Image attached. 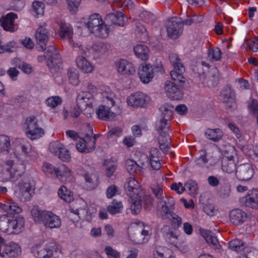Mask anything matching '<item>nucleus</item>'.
<instances>
[{"label": "nucleus", "instance_id": "nucleus-1", "mask_svg": "<svg viewBox=\"0 0 258 258\" xmlns=\"http://www.w3.org/2000/svg\"><path fill=\"white\" fill-rule=\"evenodd\" d=\"M48 34V29L44 23L43 25H40L37 29L35 38L39 45L38 49L44 51V56L50 71L51 73H56L62 69V61L60 54L55 46L50 45L46 47Z\"/></svg>", "mask_w": 258, "mask_h": 258}, {"label": "nucleus", "instance_id": "nucleus-2", "mask_svg": "<svg viewBox=\"0 0 258 258\" xmlns=\"http://www.w3.org/2000/svg\"><path fill=\"white\" fill-rule=\"evenodd\" d=\"M124 186L127 195L131 198L130 209L132 214H139L143 205L146 210L151 209L153 203V199L150 196L144 194L140 183L135 178H129Z\"/></svg>", "mask_w": 258, "mask_h": 258}, {"label": "nucleus", "instance_id": "nucleus-3", "mask_svg": "<svg viewBox=\"0 0 258 258\" xmlns=\"http://www.w3.org/2000/svg\"><path fill=\"white\" fill-rule=\"evenodd\" d=\"M2 209L7 213L0 216V230L8 234H15L16 228V204L15 202L3 204Z\"/></svg>", "mask_w": 258, "mask_h": 258}, {"label": "nucleus", "instance_id": "nucleus-4", "mask_svg": "<svg viewBox=\"0 0 258 258\" xmlns=\"http://www.w3.org/2000/svg\"><path fill=\"white\" fill-rule=\"evenodd\" d=\"M43 170L47 176L56 177L62 182H67L71 175V170L64 164L56 168L49 163H45Z\"/></svg>", "mask_w": 258, "mask_h": 258}, {"label": "nucleus", "instance_id": "nucleus-5", "mask_svg": "<svg viewBox=\"0 0 258 258\" xmlns=\"http://www.w3.org/2000/svg\"><path fill=\"white\" fill-rule=\"evenodd\" d=\"M169 59L173 67V70L170 72L172 79L179 82L185 81V78L182 75L185 72V68L178 55L174 53H170Z\"/></svg>", "mask_w": 258, "mask_h": 258}, {"label": "nucleus", "instance_id": "nucleus-6", "mask_svg": "<svg viewBox=\"0 0 258 258\" xmlns=\"http://www.w3.org/2000/svg\"><path fill=\"white\" fill-rule=\"evenodd\" d=\"M37 122V119L34 116H30L26 120V135L32 140L40 138L44 134L43 130L39 127Z\"/></svg>", "mask_w": 258, "mask_h": 258}, {"label": "nucleus", "instance_id": "nucleus-7", "mask_svg": "<svg viewBox=\"0 0 258 258\" xmlns=\"http://www.w3.org/2000/svg\"><path fill=\"white\" fill-rule=\"evenodd\" d=\"M173 82L167 81L165 84V90L167 96L171 100H179L183 97V94L180 89L182 84L185 82H179L172 80Z\"/></svg>", "mask_w": 258, "mask_h": 258}, {"label": "nucleus", "instance_id": "nucleus-8", "mask_svg": "<svg viewBox=\"0 0 258 258\" xmlns=\"http://www.w3.org/2000/svg\"><path fill=\"white\" fill-rule=\"evenodd\" d=\"M228 150L231 153L229 156L228 153L225 151L224 155L221 160V167L222 170L228 173H231L234 172L236 169V163L233 159L234 155H235V150L233 146H229Z\"/></svg>", "mask_w": 258, "mask_h": 258}, {"label": "nucleus", "instance_id": "nucleus-9", "mask_svg": "<svg viewBox=\"0 0 258 258\" xmlns=\"http://www.w3.org/2000/svg\"><path fill=\"white\" fill-rule=\"evenodd\" d=\"M167 34L172 39H176L183 31V23L178 18L170 19L166 25Z\"/></svg>", "mask_w": 258, "mask_h": 258}, {"label": "nucleus", "instance_id": "nucleus-10", "mask_svg": "<svg viewBox=\"0 0 258 258\" xmlns=\"http://www.w3.org/2000/svg\"><path fill=\"white\" fill-rule=\"evenodd\" d=\"M150 97L142 92H137L131 95L127 100V104L135 107H146L150 103Z\"/></svg>", "mask_w": 258, "mask_h": 258}, {"label": "nucleus", "instance_id": "nucleus-11", "mask_svg": "<svg viewBox=\"0 0 258 258\" xmlns=\"http://www.w3.org/2000/svg\"><path fill=\"white\" fill-rule=\"evenodd\" d=\"M34 188L30 182L27 180H22L19 182L17 192L18 198L23 202L30 200L34 194Z\"/></svg>", "mask_w": 258, "mask_h": 258}, {"label": "nucleus", "instance_id": "nucleus-12", "mask_svg": "<svg viewBox=\"0 0 258 258\" xmlns=\"http://www.w3.org/2000/svg\"><path fill=\"white\" fill-rule=\"evenodd\" d=\"M54 251H57V247L53 242L47 243L45 248L36 246L32 248L33 254L37 258H51Z\"/></svg>", "mask_w": 258, "mask_h": 258}, {"label": "nucleus", "instance_id": "nucleus-13", "mask_svg": "<svg viewBox=\"0 0 258 258\" xmlns=\"http://www.w3.org/2000/svg\"><path fill=\"white\" fill-rule=\"evenodd\" d=\"M120 112L119 107H112L105 105H100L96 111L99 119L107 120L110 117H114Z\"/></svg>", "mask_w": 258, "mask_h": 258}, {"label": "nucleus", "instance_id": "nucleus-14", "mask_svg": "<svg viewBox=\"0 0 258 258\" xmlns=\"http://www.w3.org/2000/svg\"><path fill=\"white\" fill-rule=\"evenodd\" d=\"M254 174V169L252 165L248 163L239 165L236 170L237 178L240 180H248Z\"/></svg>", "mask_w": 258, "mask_h": 258}, {"label": "nucleus", "instance_id": "nucleus-15", "mask_svg": "<svg viewBox=\"0 0 258 258\" xmlns=\"http://www.w3.org/2000/svg\"><path fill=\"white\" fill-rule=\"evenodd\" d=\"M94 98L90 92L82 91L77 97L76 102L80 109H85L87 107H92Z\"/></svg>", "mask_w": 258, "mask_h": 258}, {"label": "nucleus", "instance_id": "nucleus-16", "mask_svg": "<svg viewBox=\"0 0 258 258\" xmlns=\"http://www.w3.org/2000/svg\"><path fill=\"white\" fill-rule=\"evenodd\" d=\"M240 203L246 207L252 209H258V190L253 189L248 194L241 198Z\"/></svg>", "mask_w": 258, "mask_h": 258}, {"label": "nucleus", "instance_id": "nucleus-17", "mask_svg": "<svg viewBox=\"0 0 258 258\" xmlns=\"http://www.w3.org/2000/svg\"><path fill=\"white\" fill-rule=\"evenodd\" d=\"M138 75L143 83L145 84L148 83L154 77L153 66L150 64H142L139 68Z\"/></svg>", "mask_w": 258, "mask_h": 258}, {"label": "nucleus", "instance_id": "nucleus-18", "mask_svg": "<svg viewBox=\"0 0 258 258\" xmlns=\"http://www.w3.org/2000/svg\"><path fill=\"white\" fill-rule=\"evenodd\" d=\"M175 202L172 197H168L165 196L159 200V212L162 216H165L167 213L173 211L174 209Z\"/></svg>", "mask_w": 258, "mask_h": 258}, {"label": "nucleus", "instance_id": "nucleus-19", "mask_svg": "<svg viewBox=\"0 0 258 258\" xmlns=\"http://www.w3.org/2000/svg\"><path fill=\"white\" fill-rule=\"evenodd\" d=\"M5 254L10 257H15L16 254V244L12 242L9 245L5 244V239L0 236L1 258H4Z\"/></svg>", "mask_w": 258, "mask_h": 258}, {"label": "nucleus", "instance_id": "nucleus-20", "mask_svg": "<svg viewBox=\"0 0 258 258\" xmlns=\"http://www.w3.org/2000/svg\"><path fill=\"white\" fill-rule=\"evenodd\" d=\"M79 49L80 54H84L85 56L79 55L77 57L76 60L77 66L83 72L86 73H91L93 70V67L85 57L87 56V51L80 47Z\"/></svg>", "mask_w": 258, "mask_h": 258}, {"label": "nucleus", "instance_id": "nucleus-21", "mask_svg": "<svg viewBox=\"0 0 258 258\" xmlns=\"http://www.w3.org/2000/svg\"><path fill=\"white\" fill-rule=\"evenodd\" d=\"M247 218V214L239 209H234L229 212L230 222L235 225L243 224Z\"/></svg>", "mask_w": 258, "mask_h": 258}, {"label": "nucleus", "instance_id": "nucleus-22", "mask_svg": "<svg viewBox=\"0 0 258 258\" xmlns=\"http://www.w3.org/2000/svg\"><path fill=\"white\" fill-rule=\"evenodd\" d=\"M220 99L226 103V109L232 110L236 108V103L230 87L227 86L222 91L220 95Z\"/></svg>", "mask_w": 258, "mask_h": 258}, {"label": "nucleus", "instance_id": "nucleus-23", "mask_svg": "<svg viewBox=\"0 0 258 258\" xmlns=\"http://www.w3.org/2000/svg\"><path fill=\"white\" fill-rule=\"evenodd\" d=\"M16 18V14L9 13L0 18V23L4 30L11 32L14 31V22Z\"/></svg>", "mask_w": 258, "mask_h": 258}, {"label": "nucleus", "instance_id": "nucleus-24", "mask_svg": "<svg viewBox=\"0 0 258 258\" xmlns=\"http://www.w3.org/2000/svg\"><path fill=\"white\" fill-rule=\"evenodd\" d=\"M126 20V17L121 12L109 14L105 18V21L108 24H114L119 26H123L124 22Z\"/></svg>", "mask_w": 258, "mask_h": 258}, {"label": "nucleus", "instance_id": "nucleus-25", "mask_svg": "<svg viewBox=\"0 0 258 258\" xmlns=\"http://www.w3.org/2000/svg\"><path fill=\"white\" fill-rule=\"evenodd\" d=\"M118 72L123 75H132L135 73L133 63L125 59H121L116 62Z\"/></svg>", "mask_w": 258, "mask_h": 258}, {"label": "nucleus", "instance_id": "nucleus-26", "mask_svg": "<svg viewBox=\"0 0 258 258\" xmlns=\"http://www.w3.org/2000/svg\"><path fill=\"white\" fill-rule=\"evenodd\" d=\"M162 231L166 240L171 244L177 247L178 234L168 226H164Z\"/></svg>", "mask_w": 258, "mask_h": 258}, {"label": "nucleus", "instance_id": "nucleus-27", "mask_svg": "<svg viewBox=\"0 0 258 258\" xmlns=\"http://www.w3.org/2000/svg\"><path fill=\"white\" fill-rule=\"evenodd\" d=\"M160 153L156 148H152L149 153V160L151 166L155 170L160 169L161 166L160 161L161 157Z\"/></svg>", "mask_w": 258, "mask_h": 258}, {"label": "nucleus", "instance_id": "nucleus-28", "mask_svg": "<svg viewBox=\"0 0 258 258\" xmlns=\"http://www.w3.org/2000/svg\"><path fill=\"white\" fill-rule=\"evenodd\" d=\"M73 35L72 27L69 24L61 23L59 27V36L62 39L69 40L71 44L73 42Z\"/></svg>", "mask_w": 258, "mask_h": 258}, {"label": "nucleus", "instance_id": "nucleus-29", "mask_svg": "<svg viewBox=\"0 0 258 258\" xmlns=\"http://www.w3.org/2000/svg\"><path fill=\"white\" fill-rule=\"evenodd\" d=\"M31 212L36 222L44 224L49 212L42 211L38 206H34L31 209Z\"/></svg>", "mask_w": 258, "mask_h": 258}, {"label": "nucleus", "instance_id": "nucleus-30", "mask_svg": "<svg viewBox=\"0 0 258 258\" xmlns=\"http://www.w3.org/2000/svg\"><path fill=\"white\" fill-rule=\"evenodd\" d=\"M43 225L50 229L58 228L61 226V220L58 216L49 212Z\"/></svg>", "mask_w": 258, "mask_h": 258}, {"label": "nucleus", "instance_id": "nucleus-31", "mask_svg": "<svg viewBox=\"0 0 258 258\" xmlns=\"http://www.w3.org/2000/svg\"><path fill=\"white\" fill-rule=\"evenodd\" d=\"M141 224L143 229L141 232V235H138L136 239H135L136 242L138 243L147 242L152 235V230L150 226L147 225H145L143 223Z\"/></svg>", "mask_w": 258, "mask_h": 258}, {"label": "nucleus", "instance_id": "nucleus-32", "mask_svg": "<svg viewBox=\"0 0 258 258\" xmlns=\"http://www.w3.org/2000/svg\"><path fill=\"white\" fill-rule=\"evenodd\" d=\"M170 125V121L165 120L163 118L156 123V128L161 137L169 136L168 132Z\"/></svg>", "mask_w": 258, "mask_h": 258}, {"label": "nucleus", "instance_id": "nucleus-33", "mask_svg": "<svg viewBox=\"0 0 258 258\" xmlns=\"http://www.w3.org/2000/svg\"><path fill=\"white\" fill-rule=\"evenodd\" d=\"M103 22L101 16L98 14H94L90 16L86 26L92 33Z\"/></svg>", "mask_w": 258, "mask_h": 258}, {"label": "nucleus", "instance_id": "nucleus-34", "mask_svg": "<svg viewBox=\"0 0 258 258\" xmlns=\"http://www.w3.org/2000/svg\"><path fill=\"white\" fill-rule=\"evenodd\" d=\"M84 178L85 180L84 186L87 190L93 189L97 186L98 178L95 175L86 173L84 174Z\"/></svg>", "mask_w": 258, "mask_h": 258}, {"label": "nucleus", "instance_id": "nucleus-35", "mask_svg": "<svg viewBox=\"0 0 258 258\" xmlns=\"http://www.w3.org/2000/svg\"><path fill=\"white\" fill-rule=\"evenodd\" d=\"M136 55L141 60H146L149 57V49L145 44H138L134 47Z\"/></svg>", "mask_w": 258, "mask_h": 258}, {"label": "nucleus", "instance_id": "nucleus-36", "mask_svg": "<svg viewBox=\"0 0 258 258\" xmlns=\"http://www.w3.org/2000/svg\"><path fill=\"white\" fill-rule=\"evenodd\" d=\"M162 217L163 219H169L171 223L172 228L174 229H178L181 225L182 218L173 213V211L167 213L165 216H163Z\"/></svg>", "mask_w": 258, "mask_h": 258}, {"label": "nucleus", "instance_id": "nucleus-37", "mask_svg": "<svg viewBox=\"0 0 258 258\" xmlns=\"http://www.w3.org/2000/svg\"><path fill=\"white\" fill-rule=\"evenodd\" d=\"M159 110L161 112V118L165 120L170 121L173 115L174 110L173 106L168 103L164 104L161 106Z\"/></svg>", "mask_w": 258, "mask_h": 258}, {"label": "nucleus", "instance_id": "nucleus-38", "mask_svg": "<svg viewBox=\"0 0 258 258\" xmlns=\"http://www.w3.org/2000/svg\"><path fill=\"white\" fill-rule=\"evenodd\" d=\"M203 236L204 237L206 241L208 242L213 248L215 249H219L220 245L217 237L214 235L212 232L206 230L203 233Z\"/></svg>", "mask_w": 258, "mask_h": 258}, {"label": "nucleus", "instance_id": "nucleus-39", "mask_svg": "<svg viewBox=\"0 0 258 258\" xmlns=\"http://www.w3.org/2000/svg\"><path fill=\"white\" fill-rule=\"evenodd\" d=\"M205 135L208 139L214 142H218L222 139L223 132L219 128H208L205 132Z\"/></svg>", "mask_w": 258, "mask_h": 258}, {"label": "nucleus", "instance_id": "nucleus-40", "mask_svg": "<svg viewBox=\"0 0 258 258\" xmlns=\"http://www.w3.org/2000/svg\"><path fill=\"white\" fill-rule=\"evenodd\" d=\"M228 246L232 250L240 252L246 249V243L241 240L235 238L229 242Z\"/></svg>", "mask_w": 258, "mask_h": 258}, {"label": "nucleus", "instance_id": "nucleus-41", "mask_svg": "<svg viewBox=\"0 0 258 258\" xmlns=\"http://www.w3.org/2000/svg\"><path fill=\"white\" fill-rule=\"evenodd\" d=\"M109 48L110 45L108 44L103 42L96 43L92 47L93 51L97 56L105 54L108 52Z\"/></svg>", "mask_w": 258, "mask_h": 258}, {"label": "nucleus", "instance_id": "nucleus-42", "mask_svg": "<svg viewBox=\"0 0 258 258\" xmlns=\"http://www.w3.org/2000/svg\"><path fill=\"white\" fill-rule=\"evenodd\" d=\"M122 209V203L116 200H113L107 208V211L111 215L121 213Z\"/></svg>", "mask_w": 258, "mask_h": 258}, {"label": "nucleus", "instance_id": "nucleus-43", "mask_svg": "<svg viewBox=\"0 0 258 258\" xmlns=\"http://www.w3.org/2000/svg\"><path fill=\"white\" fill-rule=\"evenodd\" d=\"M109 32V29L107 25L103 22L96 29H94L92 33L94 34L96 37L105 38L108 36Z\"/></svg>", "mask_w": 258, "mask_h": 258}, {"label": "nucleus", "instance_id": "nucleus-44", "mask_svg": "<svg viewBox=\"0 0 258 258\" xmlns=\"http://www.w3.org/2000/svg\"><path fill=\"white\" fill-rule=\"evenodd\" d=\"M125 165L127 171L131 174L141 172L143 168V166H140L136 161L131 159L126 161Z\"/></svg>", "mask_w": 258, "mask_h": 258}, {"label": "nucleus", "instance_id": "nucleus-45", "mask_svg": "<svg viewBox=\"0 0 258 258\" xmlns=\"http://www.w3.org/2000/svg\"><path fill=\"white\" fill-rule=\"evenodd\" d=\"M59 197L67 203L71 202L73 199V195L70 190H69L64 186H61L58 189Z\"/></svg>", "mask_w": 258, "mask_h": 258}, {"label": "nucleus", "instance_id": "nucleus-46", "mask_svg": "<svg viewBox=\"0 0 258 258\" xmlns=\"http://www.w3.org/2000/svg\"><path fill=\"white\" fill-rule=\"evenodd\" d=\"M136 33L137 37L142 41H145L147 39L148 33L146 28L140 23H136Z\"/></svg>", "mask_w": 258, "mask_h": 258}, {"label": "nucleus", "instance_id": "nucleus-47", "mask_svg": "<svg viewBox=\"0 0 258 258\" xmlns=\"http://www.w3.org/2000/svg\"><path fill=\"white\" fill-rule=\"evenodd\" d=\"M105 166V175L108 177H110L113 175L117 167V163L114 161L106 160L104 161Z\"/></svg>", "mask_w": 258, "mask_h": 258}, {"label": "nucleus", "instance_id": "nucleus-48", "mask_svg": "<svg viewBox=\"0 0 258 258\" xmlns=\"http://www.w3.org/2000/svg\"><path fill=\"white\" fill-rule=\"evenodd\" d=\"M151 189L152 193L159 200L165 196L163 191V186L160 183H156L151 184Z\"/></svg>", "mask_w": 258, "mask_h": 258}, {"label": "nucleus", "instance_id": "nucleus-49", "mask_svg": "<svg viewBox=\"0 0 258 258\" xmlns=\"http://www.w3.org/2000/svg\"><path fill=\"white\" fill-rule=\"evenodd\" d=\"M17 141L19 142L17 146L21 149L22 153L25 156H28L31 150V145L27 141L23 139H19Z\"/></svg>", "mask_w": 258, "mask_h": 258}, {"label": "nucleus", "instance_id": "nucleus-50", "mask_svg": "<svg viewBox=\"0 0 258 258\" xmlns=\"http://www.w3.org/2000/svg\"><path fill=\"white\" fill-rule=\"evenodd\" d=\"M2 42L0 40V53L4 52H13L16 50V43L15 41H11L6 45H2Z\"/></svg>", "mask_w": 258, "mask_h": 258}, {"label": "nucleus", "instance_id": "nucleus-51", "mask_svg": "<svg viewBox=\"0 0 258 258\" xmlns=\"http://www.w3.org/2000/svg\"><path fill=\"white\" fill-rule=\"evenodd\" d=\"M44 5L41 2L35 1L32 4V11L35 17L42 16L44 13Z\"/></svg>", "mask_w": 258, "mask_h": 258}, {"label": "nucleus", "instance_id": "nucleus-52", "mask_svg": "<svg viewBox=\"0 0 258 258\" xmlns=\"http://www.w3.org/2000/svg\"><path fill=\"white\" fill-rule=\"evenodd\" d=\"M68 76L69 80L72 85L76 86L79 84L78 72L76 69L71 68L68 71Z\"/></svg>", "mask_w": 258, "mask_h": 258}, {"label": "nucleus", "instance_id": "nucleus-53", "mask_svg": "<svg viewBox=\"0 0 258 258\" xmlns=\"http://www.w3.org/2000/svg\"><path fill=\"white\" fill-rule=\"evenodd\" d=\"M195 162L196 166L199 167L206 168L207 169L210 168L209 164H208V159H207V155L205 153L201 155L199 158H196Z\"/></svg>", "mask_w": 258, "mask_h": 258}, {"label": "nucleus", "instance_id": "nucleus-54", "mask_svg": "<svg viewBox=\"0 0 258 258\" xmlns=\"http://www.w3.org/2000/svg\"><path fill=\"white\" fill-rule=\"evenodd\" d=\"M159 148L160 150L165 154H166L170 148V137H161L159 139Z\"/></svg>", "mask_w": 258, "mask_h": 258}, {"label": "nucleus", "instance_id": "nucleus-55", "mask_svg": "<svg viewBox=\"0 0 258 258\" xmlns=\"http://www.w3.org/2000/svg\"><path fill=\"white\" fill-rule=\"evenodd\" d=\"M10 141L9 138L5 135H0V150L8 153L10 149Z\"/></svg>", "mask_w": 258, "mask_h": 258}, {"label": "nucleus", "instance_id": "nucleus-56", "mask_svg": "<svg viewBox=\"0 0 258 258\" xmlns=\"http://www.w3.org/2000/svg\"><path fill=\"white\" fill-rule=\"evenodd\" d=\"M61 102L62 100L61 98L58 96H53L49 97L45 100L46 104L52 108H55L58 105L61 104Z\"/></svg>", "mask_w": 258, "mask_h": 258}, {"label": "nucleus", "instance_id": "nucleus-57", "mask_svg": "<svg viewBox=\"0 0 258 258\" xmlns=\"http://www.w3.org/2000/svg\"><path fill=\"white\" fill-rule=\"evenodd\" d=\"M77 149L82 153H89L93 151V144L91 143V146L87 145L85 143L80 140L79 143H77Z\"/></svg>", "mask_w": 258, "mask_h": 258}, {"label": "nucleus", "instance_id": "nucleus-58", "mask_svg": "<svg viewBox=\"0 0 258 258\" xmlns=\"http://www.w3.org/2000/svg\"><path fill=\"white\" fill-rule=\"evenodd\" d=\"M183 188L184 190H187L189 194L194 195L197 193L198 184L195 181L189 180L185 183Z\"/></svg>", "mask_w": 258, "mask_h": 258}, {"label": "nucleus", "instance_id": "nucleus-59", "mask_svg": "<svg viewBox=\"0 0 258 258\" xmlns=\"http://www.w3.org/2000/svg\"><path fill=\"white\" fill-rule=\"evenodd\" d=\"M139 16L143 21L147 23L153 24L156 19L155 16L153 14L147 11L141 13Z\"/></svg>", "mask_w": 258, "mask_h": 258}, {"label": "nucleus", "instance_id": "nucleus-60", "mask_svg": "<svg viewBox=\"0 0 258 258\" xmlns=\"http://www.w3.org/2000/svg\"><path fill=\"white\" fill-rule=\"evenodd\" d=\"M64 147L63 145L60 143L56 141L51 143L49 146V149L50 151L57 156L58 153L61 152V149Z\"/></svg>", "mask_w": 258, "mask_h": 258}, {"label": "nucleus", "instance_id": "nucleus-61", "mask_svg": "<svg viewBox=\"0 0 258 258\" xmlns=\"http://www.w3.org/2000/svg\"><path fill=\"white\" fill-rule=\"evenodd\" d=\"M102 95L104 98L106 99V101L107 104H109V106H111L112 107H118L117 106L115 105V101L114 98H115V96L113 93L111 92H108L107 91H104L102 93ZM104 101H105V100Z\"/></svg>", "mask_w": 258, "mask_h": 258}, {"label": "nucleus", "instance_id": "nucleus-62", "mask_svg": "<svg viewBox=\"0 0 258 258\" xmlns=\"http://www.w3.org/2000/svg\"><path fill=\"white\" fill-rule=\"evenodd\" d=\"M221 52L218 47H214L209 50L208 56L215 61L219 60L221 58Z\"/></svg>", "mask_w": 258, "mask_h": 258}, {"label": "nucleus", "instance_id": "nucleus-63", "mask_svg": "<svg viewBox=\"0 0 258 258\" xmlns=\"http://www.w3.org/2000/svg\"><path fill=\"white\" fill-rule=\"evenodd\" d=\"M241 258H258V250L252 247H247Z\"/></svg>", "mask_w": 258, "mask_h": 258}, {"label": "nucleus", "instance_id": "nucleus-64", "mask_svg": "<svg viewBox=\"0 0 258 258\" xmlns=\"http://www.w3.org/2000/svg\"><path fill=\"white\" fill-rule=\"evenodd\" d=\"M219 192L221 197H227L231 192L230 186L227 184L221 185L219 189Z\"/></svg>", "mask_w": 258, "mask_h": 258}]
</instances>
